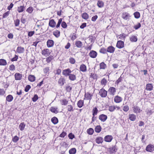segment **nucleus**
<instances>
[{
  "mask_svg": "<svg viewBox=\"0 0 154 154\" xmlns=\"http://www.w3.org/2000/svg\"><path fill=\"white\" fill-rule=\"evenodd\" d=\"M107 91L105 90L104 89L102 88L99 91V94L102 97H105L107 96Z\"/></svg>",
  "mask_w": 154,
  "mask_h": 154,
  "instance_id": "f257e3e1",
  "label": "nucleus"
},
{
  "mask_svg": "<svg viewBox=\"0 0 154 154\" xmlns=\"http://www.w3.org/2000/svg\"><path fill=\"white\" fill-rule=\"evenodd\" d=\"M117 147L116 145L108 149V151L110 154L115 153L117 152Z\"/></svg>",
  "mask_w": 154,
  "mask_h": 154,
  "instance_id": "f03ea898",
  "label": "nucleus"
},
{
  "mask_svg": "<svg viewBox=\"0 0 154 154\" xmlns=\"http://www.w3.org/2000/svg\"><path fill=\"white\" fill-rule=\"evenodd\" d=\"M72 72V71L69 69L63 70L62 72L63 75L66 77H67Z\"/></svg>",
  "mask_w": 154,
  "mask_h": 154,
  "instance_id": "7ed1b4c3",
  "label": "nucleus"
},
{
  "mask_svg": "<svg viewBox=\"0 0 154 154\" xmlns=\"http://www.w3.org/2000/svg\"><path fill=\"white\" fill-rule=\"evenodd\" d=\"M116 47L119 49H121L124 47V42L121 40L118 41L116 44Z\"/></svg>",
  "mask_w": 154,
  "mask_h": 154,
  "instance_id": "20e7f679",
  "label": "nucleus"
},
{
  "mask_svg": "<svg viewBox=\"0 0 154 154\" xmlns=\"http://www.w3.org/2000/svg\"><path fill=\"white\" fill-rule=\"evenodd\" d=\"M58 83L60 86H62L66 83V80L63 77L61 76L59 79Z\"/></svg>",
  "mask_w": 154,
  "mask_h": 154,
  "instance_id": "39448f33",
  "label": "nucleus"
},
{
  "mask_svg": "<svg viewBox=\"0 0 154 154\" xmlns=\"http://www.w3.org/2000/svg\"><path fill=\"white\" fill-rule=\"evenodd\" d=\"M116 91V89L115 88L113 87H110L108 90V92L110 95H114Z\"/></svg>",
  "mask_w": 154,
  "mask_h": 154,
  "instance_id": "423d86ee",
  "label": "nucleus"
},
{
  "mask_svg": "<svg viewBox=\"0 0 154 154\" xmlns=\"http://www.w3.org/2000/svg\"><path fill=\"white\" fill-rule=\"evenodd\" d=\"M146 150L147 151L152 152L154 150V146L151 144H149L146 146Z\"/></svg>",
  "mask_w": 154,
  "mask_h": 154,
  "instance_id": "0eeeda50",
  "label": "nucleus"
},
{
  "mask_svg": "<svg viewBox=\"0 0 154 154\" xmlns=\"http://www.w3.org/2000/svg\"><path fill=\"white\" fill-rule=\"evenodd\" d=\"M113 139V137L111 135H107L105 136L104 138V140L107 142H110Z\"/></svg>",
  "mask_w": 154,
  "mask_h": 154,
  "instance_id": "6e6552de",
  "label": "nucleus"
},
{
  "mask_svg": "<svg viewBox=\"0 0 154 154\" xmlns=\"http://www.w3.org/2000/svg\"><path fill=\"white\" fill-rule=\"evenodd\" d=\"M98 118L102 122H104L107 119V116L105 115L102 114L99 115Z\"/></svg>",
  "mask_w": 154,
  "mask_h": 154,
  "instance_id": "1a4fd4ad",
  "label": "nucleus"
},
{
  "mask_svg": "<svg viewBox=\"0 0 154 154\" xmlns=\"http://www.w3.org/2000/svg\"><path fill=\"white\" fill-rule=\"evenodd\" d=\"M85 98L84 100L85 99L88 100H91L92 99V97L93 96V94H91L90 92H88L87 93H85Z\"/></svg>",
  "mask_w": 154,
  "mask_h": 154,
  "instance_id": "9d476101",
  "label": "nucleus"
},
{
  "mask_svg": "<svg viewBox=\"0 0 154 154\" xmlns=\"http://www.w3.org/2000/svg\"><path fill=\"white\" fill-rule=\"evenodd\" d=\"M42 55H45V56H48L50 54L49 50L48 49H45L42 51Z\"/></svg>",
  "mask_w": 154,
  "mask_h": 154,
  "instance_id": "9b49d317",
  "label": "nucleus"
},
{
  "mask_svg": "<svg viewBox=\"0 0 154 154\" xmlns=\"http://www.w3.org/2000/svg\"><path fill=\"white\" fill-rule=\"evenodd\" d=\"M48 25L50 27L54 28L56 26V23L54 19H52L49 20Z\"/></svg>",
  "mask_w": 154,
  "mask_h": 154,
  "instance_id": "f8f14e48",
  "label": "nucleus"
},
{
  "mask_svg": "<svg viewBox=\"0 0 154 154\" xmlns=\"http://www.w3.org/2000/svg\"><path fill=\"white\" fill-rule=\"evenodd\" d=\"M89 56L92 58H95L97 55V52L94 51H91L89 54Z\"/></svg>",
  "mask_w": 154,
  "mask_h": 154,
  "instance_id": "ddd939ff",
  "label": "nucleus"
},
{
  "mask_svg": "<svg viewBox=\"0 0 154 154\" xmlns=\"http://www.w3.org/2000/svg\"><path fill=\"white\" fill-rule=\"evenodd\" d=\"M15 79L16 80H20L21 79L22 75L19 73H16L14 75Z\"/></svg>",
  "mask_w": 154,
  "mask_h": 154,
  "instance_id": "4468645a",
  "label": "nucleus"
},
{
  "mask_svg": "<svg viewBox=\"0 0 154 154\" xmlns=\"http://www.w3.org/2000/svg\"><path fill=\"white\" fill-rule=\"evenodd\" d=\"M107 52L110 53H113L115 50V48L112 46H109L106 49Z\"/></svg>",
  "mask_w": 154,
  "mask_h": 154,
  "instance_id": "2eb2a0df",
  "label": "nucleus"
},
{
  "mask_svg": "<svg viewBox=\"0 0 154 154\" xmlns=\"http://www.w3.org/2000/svg\"><path fill=\"white\" fill-rule=\"evenodd\" d=\"M54 42L53 40L49 39L47 42V46L48 48L52 47L54 45Z\"/></svg>",
  "mask_w": 154,
  "mask_h": 154,
  "instance_id": "dca6fc26",
  "label": "nucleus"
},
{
  "mask_svg": "<svg viewBox=\"0 0 154 154\" xmlns=\"http://www.w3.org/2000/svg\"><path fill=\"white\" fill-rule=\"evenodd\" d=\"M128 119L132 121H134L136 119V116L134 114H129L128 115Z\"/></svg>",
  "mask_w": 154,
  "mask_h": 154,
  "instance_id": "f3484780",
  "label": "nucleus"
},
{
  "mask_svg": "<svg viewBox=\"0 0 154 154\" xmlns=\"http://www.w3.org/2000/svg\"><path fill=\"white\" fill-rule=\"evenodd\" d=\"M103 141V137H97L95 139L96 142L98 144L102 143Z\"/></svg>",
  "mask_w": 154,
  "mask_h": 154,
  "instance_id": "a211bd4d",
  "label": "nucleus"
},
{
  "mask_svg": "<svg viewBox=\"0 0 154 154\" xmlns=\"http://www.w3.org/2000/svg\"><path fill=\"white\" fill-rule=\"evenodd\" d=\"M24 51V48L21 46L18 47L16 50L17 52L19 54L23 53Z\"/></svg>",
  "mask_w": 154,
  "mask_h": 154,
  "instance_id": "6ab92c4d",
  "label": "nucleus"
},
{
  "mask_svg": "<svg viewBox=\"0 0 154 154\" xmlns=\"http://www.w3.org/2000/svg\"><path fill=\"white\" fill-rule=\"evenodd\" d=\"M58 108L57 107L52 106L50 109V111L52 112L57 114L58 112V111L57 110Z\"/></svg>",
  "mask_w": 154,
  "mask_h": 154,
  "instance_id": "aec40b11",
  "label": "nucleus"
},
{
  "mask_svg": "<svg viewBox=\"0 0 154 154\" xmlns=\"http://www.w3.org/2000/svg\"><path fill=\"white\" fill-rule=\"evenodd\" d=\"M133 111L134 113H140L142 110L138 106H136L133 107Z\"/></svg>",
  "mask_w": 154,
  "mask_h": 154,
  "instance_id": "412c9836",
  "label": "nucleus"
},
{
  "mask_svg": "<svg viewBox=\"0 0 154 154\" xmlns=\"http://www.w3.org/2000/svg\"><path fill=\"white\" fill-rule=\"evenodd\" d=\"M114 101L116 103H119L122 100V98L118 96H116L114 98Z\"/></svg>",
  "mask_w": 154,
  "mask_h": 154,
  "instance_id": "4be33fe9",
  "label": "nucleus"
},
{
  "mask_svg": "<svg viewBox=\"0 0 154 154\" xmlns=\"http://www.w3.org/2000/svg\"><path fill=\"white\" fill-rule=\"evenodd\" d=\"M75 45L77 48H82L83 45L82 42L80 41H76Z\"/></svg>",
  "mask_w": 154,
  "mask_h": 154,
  "instance_id": "5701e85b",
  "label": "nucleus"
},
{
  "mask_svg": "<svg viewBox=\"0 0 154 154\" xmlns=\"http://www.w3.org/2000/svg\"><path fill=\"white\" fill-rule=\"evenodd\" d=\"M153 85L152 84L148 83L146 84V89L147 91H151L153 89Z\"/></svg>",
  "mask_w": 154,
  "mask_h": 154,
  "instance_id": "b1692460",
  "label": "nucleus"
},
{
  "mask_svg": "<svg viewBox=\"0 0 154 154\" xmlns=\"http://www.w3.org/2000/svg\"><path fill=\"white\" fill-rule=\"evenodd\" d=\"M28 80L31 82H33L35 80V77L34 75H30L28 77Z\"/></svg>",
  "mask_w": 154,
  "mask_h": 154,
  "instance_id": "393cba45",
  "label": "nucleus"
},
{
  "mask_svg": "<svg viewBox=\"0 0 154 154\" xmlns=\"http://www.w3.org/2000/svg\"><path fill=\"white\" fill-rule=\"evenodd\" d=\"M53 35L56 38H58L60 35V32L58 30H56L53 32Z\"/></svg>",
  "mask_w": 154,
  "mask_h": 154,
  "instance_id": "a878e982",
  "label": "nucleus"
},
{
  "mask_svg": "<svg viewBox=\"0 0 154 154\" xmlns=\"http://www.w3.org/2000/svg\"><path fill=\"white\" fill-rule=\"evenodd\" d=\"M69 79L71 81H74L76 79V75L74 74L70 73L69 75Z\"/></svg>",
  "mask_w": 154,
  "mask_h": 154,
  "instance_id": "bb28decb",
  "label": "nucleus"
},
{
  "mask_svg": "<svg viewBox=\"0 0 154 154\" xmlns=\"http://www.w3.org/2000/svg\"><path fill=\"white\" fill-rule=\"evenodd\" d=\"M51 121L53 124L55 125L58 123V120L56 117H54L51 118Z\"/></svg>",
  "mask_w": 154,
  "mask_h": 154,
  "instance_id": "cd10ccee",
  "label": "nucleus"
},
{
  "mask_svg": "<svg viewBox=\"0 0 154 154\" xmlns=\"http://www.w3.org/2000/svg\"><path fill=\"white\" fill-rule=\"evenodd\" d=\"M80 70L83 72H86L87 70L86 66L84 64H82L80 66Z\"/></svg>",
  "mask_w": 154,
  "mask_h": 154,
  "instance_id": "c85d7f7f",
  "label": "nucleus"
},
{
  "mask_svg": "<svg viewBox=\"0 0 154 154\" xmlns=\"http://www.w3.org/2000/svg\"><path fill=\"white\" fill-rule=\"evenodd\" d=\"M130 40L132 42H136L137 40V36L133 35L130 38Z\"/></svg>",
  "mask_w": 154,
  "mask_h": 154,
  "instance_id": "c756f323",
  "label": "nucleus"
},
{
  "mask_svg": "<svg viewBox=\"0 0 154 154\" xmlns=\"http://www.w3.org/2000/svg\"><path fill=\"white\" fill-rule=\"evenodd\" d=\"M102 129V128L100 125L97 126L95 128V131L97 133H100Z\"/></svg>",
  "mask_w": 154,
  "mask_h": 154,
  "instance_id": "7c9ffc66",
  "label": "nucleus"
},
{
  "mask_svg": "<svg viewBox=\"0 0 154 154\" xmlns=\"http://www.w3.org/2000/svg\"><path fill=\"white\" fill-rule=\"evenodd\" d=\"M106 66V64L103 62H102L100 64V69H105Z\"/></svg>",
  "mask_w": 154,
  "mask_h": 154,
  "instance_id": "2f4dec72",
  "label": "nucleus"
},
{
  "mask_svg": "<svg viewBox=\"0 0 154 154\" xmlns=\"http://www.w3.org/2000/svg\"><path fill=\"white\" fill-rule=\"evenodd\" d=\"M84 104V101L83 100H79L77 103V105L78 107L81 108L82 107Z\"/></svg>",
  "mask_w": 154,
  "mask_h": 154,
  "instance_id": "473e14b6",
  "label": "nucleus"
},
{
  "mask_svg": "<svg viewBox=\"0 0 154 154\" xmlns=\"http://www.w3.org/2000/svg\"><path fill=\"white\" fill-rule=\"evenodd\" d=\"M104 3L103 2L101 1L98 0L97 3V6L100 8H101L103 7Z\"/></svg>",
  "mask_w": 154,
  "mask_h": 154,
  "instance_id": "72a5a7b5",
  "label": "nucleus"
},
{
  "mask_svg": "<svg viewBox=\"0 0 154 154\" xmlns=\"http://www.w3.org/2000/svg\"><path fill=\"white\" fill-rule=\"evenodd\" d=\"M7 64V63L5 60L3 59H0V65L5 66Z\"/></svg>",
  "mask_w": 154,
  "mask_h": 154,
  "instance_id": "f704fd0d",
  "label": "nucleus"
},
{
  "mask_svg": "<svg viewBox=\"0 0 154 154\" xmlns=\"http://www.w3.org/2000/svg\"><path fill=\"white\" fill-rule=\"evenodd\" d=\"M82 17L83 19L86 20L89 18L88 14L86 12L83 13L82 15Z\"/></svg>",
  "mask_w": 154,
  "mask_h": 154,
  "instance_id": "c9c22d12",
  "label": "nucleus"
},
{
  "mask_svg": "<svg viewBox=\"0 0 154 154\" xmlns=\"http://www.w3.org/2000/svg\"><path fill=\"white\" fill-rule=\"evenodd\" d=\"M13 99V96L11 95H8L6 98V100L8 102L11 101Z\"/></svg>",
  "mask_w": 154,
  "mask_h": 154,
  "instance_id": "e433bc0d",
  "label": "nucleus"
},
{
  "mask_svg": "<svg viewBox=\"0 0 154 154\" xmlns=\"http://www.w3.org/2000/svg\"><path fill=\"white\" fill-rule=\"evenodd\" d=\"M119 38L120 39L124 40L125 39V38L126 37V35H125L124 33H122L119 35Z\"/></svg>",
  "mask_w": 154,
  "mask_h": 154,
  "instance_id": "4c0bfd02",
  "label": "nucleus"
},
{
  "mask_svg": "<svg viewBox=\"0 0 154 154\" xmlns=\"http://www.w3.org/2000/svg\"><path fill=\"white\" fill-rule=\"evenodd\" d=\"M25 9V7L23 6H20L18 7L17 11L19 13L23 12Z\"/></svg>",
  "mask_w": 154,
  "mask_h": 154,
  "instance_id": "58836bf2",
  "label": "nucleus"
},
{
  "mask_svg": "<svg viewBox=\"0 0 154 154\" xmlns=\"http://www.w3.org/2000/svg\"><path fill=\"white\" fill-rule=\"evenodd\" d=\"M25 126V125L24 122L21 123L19 126V128L21 131H22L24 130Z\"/></svg>",
  "mask_w": 154,
  "mask_h": 154,
  "instance_id": "ea45409f",
  "label": "nucleus"
},
{
  "mask_svg": "<svg viewBox=\"0 0 154 154\" xmlns=\"http://www.w3.org/2000/svg\"><path fill=\"white\" fill-rule=\"evenodd\" d=\"M87 132L88 134L91 135L93 134L94 130L93 128H90L87 129Z\"/></svg>",
  "mask_w": 154,
  "mask_h": 154,
  "instance_id": "a19ab883",
  "label": "nucleus"
},
{
  "mask_svg": "<svg viewBox=\"0 0 154 154\" xmlns=\"http://www.w3.org/2000/svg\"><path fill=\"white\" fill-rule=\"evenodd\" d=\"M133 14L134 17L136 19H138L140 17V14L139 12H135Z\"/></svg>",
  "mask_w": 154,
  "mask_h": 154,
  "instance_id": "79ce46f5",
  "label": "nucleus"
},
{
  "mask_svg": "<svg viewBox=\"0 0 154 154\" xmlns=\"http://www.w3.org/2000/svg\"><path fill=\"white\" fill-rule=\"evenodd\" d=\"M54 57L53 56L51 55L46 58V61L48 63H49L54 59Z\"/></svg>",
  "mask_w": 154,
  "mask_h": 154,
  "instance_id": "37998d69",
  "label": "nucleus"
},
{
  "mask_svg": "<svg viewBox=\"0 0 154 154\" xmlns=\"http://www.w3.org/2000/svg\"><path fill=\"white\" fill-rule=\"evenodd\" d=\"M76 149L75 148H72L69 151V153L70 154H75L76 152Z\"/></svg>",
  "mask_w": 154,
  "mask_h": 154,
  "instance_id": "c03bdc74",
  "label": "nucleus"
},
{
  "mask_svg": "<svg viewBox=\"0 0 154 154\" xmlns=\"http://www.w3.org/2000/svg\"><path fill=\"white\" fill-rule=\"evenodd\" d=\"M62 105H66L67 104L68 101L66 99H64L60 100Z\"/></svg>",
  "mask_w": 154,
  "mask_h": 154,
  "instance_id": "a18cd8bd",
  "label": "nucleus"
},
{
  "mask_svg": "<svg viewBox=\"0 0 154 154\" xmlns=\"http://www.w3.org/2000/svg\"><path fill=\"white\" fill-rule=\"evenodd\" d=\"M98 112V109L96 107H95L93 108L92 110V115H96L97 114Z\"/></svg>",
  "mask_w": 154,
  "mask_h": 154,
  "instance_id": "49530a36",
  "label": "nucleus"
},
{
  "mask_svg": "<svg viewBox=\"0 0 154 154\" xmlns=\"http://www.w3.org/2000/svg\"><path fill=\"white\" fill-rule=\"evenodd\" d=\"M99 52L100 53L103 54H105L107 52L106 49L104 48H101L100 49Z\"/></svg>",
  "mask_w": 154,
  "mask_h": 154,
  "instance_id": "de8ad7c7",
  "label": "nucleus"
},
{
  "mask_svg": "<svg viewBox=\"0 0 154 154\" xmlns=\"http://www.w3.org/2000/svg\"><path fill=\"white\" fill-rule=\"evenodd\" d=\"M129 15L128 13H126L125 14H122V17L124 19L127 20L128 18Z\"/></svg>",
  "mask_w": 154,
  "mask_h": 154,
  "instance_id": "09e8293b",
  "label": "nucleus"
},
{
  "mask_svg": "<svg viewBox=\"0 0 154 154\" xmlns=\"http://www.w3.org/2000/svg\"><path fill=\"white\" fill-rule=\"evenodd\" d=\"M33 8L32 7H29L26 10V11L29 14L32 13L33 11Z\"/></svg>",
  "mask_w": 154,
  "mask_h": 154,
  "instance_id": "8fccbe9b",
  "label": "nucleus"
},
{
  "mask_svg": "<svg viewBox=\"0 0 154 154\" xmlns=\"http://www.w3.org/2000/svg\"><path fill=\"white\" fill-rule=\"evenodd\" d=\"M19 139V137L17 136H15L13 138L12 141L14 143H16L18 141Z\"/></svg>",
  "mask_w": 154,
  "mask_h": 154,
  "instance_id": "3c124183",
  "label": "nucleus"
},
{
  "mask_svg": "<svg viewBox=\"0 0 154 154\" xmlns=\"http://www.w3.org/2000/svg\"><path fill=\"white\" fill-rule=\"evenodd\" d=\"M72 88L70 86L68 85L66 87V90L67 92H70L72 90Z\"/></svg>",
  "mask_w": 154,
  "mask_h": 154,
  "instance_id": "603ef678",
  "label": "nucleus"
},
{
  "mask_svg": "<svg viewBox=\"0 0 154 154\" xmlns=\"http://www.w3.org/2000/svg\"><path fill=\"white\" fill-rule=\"evenodd\" d=\"M91 77L94 80H97V74L91 73Z\"/></svg>",
  "mask_w": 154,
  "mask_h": 154,
  "instance_id": "864d4df0",
  "label": "nucleus"
},
{
  "mask_svg": "<svg viewBox=\"0 0 154 154\" xmlns=\"http://www.w3.org/2000/svg\"><path fill=\"white\" fill-rule=\"evenodd\" d=\"M38 99V97L37 94H35L32 98V100L34 102H36Z\"/></svg>",
  "mask_w": 154,
  "mask_h": 154,
  "instance_id": "5fc2aeb1",
  "label": "nucleus"
},
{
  "mask_svg": "<svg viewBox=\"0 0 154 154\" xmlns=\"http://www.w3.org/2000/svg\"><path fill=\"white\" fill-rule=\"evenodd\" d=\"M141 26V24L140 23H138L137 25H134L133 27L136 30H137Z\"/></svg>",
  "mask_w": 154,
  "mask_h": 154,
  "instance_id": "6e6d98bb",
  "label": "nucleus"
},
{
  "mask_svg": "<svg viewBox=\"0 0 154 154\" xmlns=\"http://www.w3.org/2000/svg\"><path fill=\"white\" fill-rule=\"evenodd\" d=\"M67 110L68 111L72 112L73 111V107L71 105H68L67 106Z\"/></svg>",
  "mask_w": 154,
  "mask_h": 154,
  "instance_id": "4d7b16f0",
  "label": "nucleus"
},
{
  "mask_svg": "<svg viewBox=\"0 0 154 154\" xmlns=\"http://www.w3.org/2000/svg\"><path fill=\"white\" fill-rule=\"evenodd\" d=\"M10 13L9 11H8L3 14L2 18H4L7 17Z\"/></svg>",
  "mask_w": 154,
  "mask_h": 154,
  "instance_id": "13d9d810",
  "label": "nucleus"
},
{
  "mask_svg": "<svg viewBox=\"0 0 154 154\" xmlns=\"http://www.w3.org/2000/svg\"><path fill=\"white\" fill-rule=\"evenodd\" d=\"M20 20L17 19L14 20V23L15 26H18L20 24Z\"/></svg>",
  "mask_w": 154,
  "mask_h": 154,
  "instance_id": "bf43d9fd",
  "label": "nucleus"
},
{
  "mask_svg": "<svg viewBox=\"0 0 154 154\" xmlns=\"http://www.w3.org/2000/svg\"><path fill=\"white\" fill-rule=\"evenodd\" d=\"M107 82V80L105 78H103L101 81V84L103 85H105Z\"/></svg>",
  "mask_w": 154,
  "mask_h": 154,
  "instance_id": "052dcab7",
  "label": "nucleus"
},
{
  "mask_svg": "<svg viewBox=\"0 0 154 154\" xmlns=\"http://www.w3.org/2000/svg\"><path fill=\"white\" fill-rule=\"evenodd\" d=\"M61 26L63 28H66L67 27V25L65 21H63L61 23Z\"/></svg>",
  "mask_w": 154,
  "mask_h": 154,
  "instance_id": "680f3d73",
  "label": "nucleus"
},
{
  "mask_svg": "<svg viewBox=\"0 0 154 154\" xmlns=\"http://www.w3.org/2000/svg\"><path fill=\"white\" fill-rule=\"evenodd\" d=\"M68 137L69 139L72 140L75 137V135L72 133H71L69 134Z\"/></svg>",
  "mask_w": 154,
  "mask_h": 154,
  "instance_id": "e2e57ef3",
  "label": "nucleus"
},
{
  "mask_svg": "<svg viewBox=\"0 0 154 154\" xmlns=\"http://www.w3.org/2000/svg\"><path fill=\"white\" fill-rule=\"evenodd\" d=\"M116 109V107L114 106H111L109 108V110L110 112H113Z\"/></svg>",
  "mask_w": 154,
  "mask_h": 154,
  "instance_id": "0e129e2a",
  "label": "nucleus"
},
{
  "mask_svg": "<svg viewBox=\"0 0 154 154\" xmlns=\"http://www.w3.org/2000/svg\"><path fill=\"white\" fill-rule=\"evenodd\" d=\"M9 69L10 70H14L15 69V66L14 64H11L10 66Z\"/></svg>",
  "mask_w": 154,
  "mask_h": 154,
  "instance_id": "69168bd1",
  "label": "nucleus"
},
{
  "mask_svg": "<svg viewBox=\"0 0 154 154\" xmlns=\"http://www.w3.org/2000/svg\"><path fill=\"white\" fill-rule=\"evenodd\" d=\"M31 87L29 85H27L24 91L26 92H27L29 91V90L31 88Z\"/></svg>",
  "mask_w": 154,
  "mask_h": 154,
  "instance_id": "338daca9",
  "label": "nucleus"
},
{
  "mask_svg": "<svg viewBox=\"0 0 154 154\" xmlns=\"http://www.w3.org/2000/svg\"><path fill=\"white\" fill-rule=\"evenodd\" d=\"M69 62L72 64H74L75 62V59L72 57H70L69 59Z\"/></svg>",
  "mask_w": 154,
  "mask_h": 154,
  "instance_id": "774afa93",
  "label": "nucleus"
}]
</instances>
